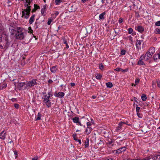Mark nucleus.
Listing matches in <instances>:
<instances>
[{"label": "nucleus", "mask_w": 160, "mask_h": 160, "mask_svg": "<svg viewBox=\"0 0 160 160\" xmlns=\"http://www.w3.org/2000/svg\"><path fill=\"white\" fill-rule=\"evenodd\" d=\"M126 149V147H123L120 148L115 151L116 153L117 154H119L121 153L122 152L125 151ZM114 151V152L115 151Z\"/></svg>", "instance_id": "6"}, {"label": "nucleus", "mask_w": 160, "mask_h": 160, "mask_svg": "<svg viewBox=\"0 0 160 160\" xmlns=\"http://www.w3.org/2000/svg\"><path fill=\"white\" fill-rule=\"evenodd\" d=\"M142 41L138 40L137 41L136 47L137 48H138L141 45L142 43Z\"/></svg>", "instance_id": "23"}, {"label": "nucleus", "mask_w": 160, "mask_h": 160, "mask_svg": "<svg viewBox=\"0 0 160 160\" xmlns=\"http://www.w3.org/2000/svg\"><path fill=\"white\" fill-rule=\"evenodd\" d=\"M36 10H36V9H35V8H33V9H32V12H35L36 11Z\"/></svg>", "instance_id": "60"}, {"label": "nucleus", "mask_w": 160, "mask_h": 160, "mask_svg": "<svg viewBox=\"0 0 160 160\" xmlns=\"http://www.w3.org/2000/svg\"><path fill=\"white\" fill-rule=\"evenodd\" d=\"M6 131L3 130L0 133V138L2 140H4L6 136Z\"/></svg>", "instance_id": "7"}, {"label": "nucleus", "mask_w": 160, "mask_h": 160, "mask_svg": "<svg viewBox=\"0 0 160 160\" xmlns=\"http://www.w3.org/2000/svg\"><path fill=\"white\" fill-rule=\"evenodd\" d=\"M35 15L33 14L30 17L29 21V23L30 24H32L34 22L35 20Z\"/></svg>", "instance_id": "11"}, {"label": "nucleus", "mask_w": 160, "mask_h": 160, "mask_svg": "<svg viewBox=\"0 0 160 160\" xmlns=\"http://www.w3.org/2000/svg\"><path fill=\"white\" fill-rule=\"evenodd\" d=\"M138 65H145V63L142 60H139L138 62Z\"/></svg>", "instance_id": "30"}, {"label": "nucleus", "mask_w": 160, "mask_h": 160, "mask_svg": "<svg viewBox=\"0 0 160 160\" xmlns=\"http://www.w3.org/2000/svg\"><path fill=\"white\" fill-rule=\"evenodd\" d=\"M70 85L72 87H74L75 86V83H71Z\"/></svg>", "instance_id": "58"}, {"label": "nucleus", "mask_w": 160, "mask_h": 160, "mask_svg": "<svg viewBox=\"0 0 160 160\" xmlns=\"http://www.w3.org/2000/svg\"><path fill=\"white\" fill-rule=\"evenodd\" d=\"M87 125L88 127H90L91 125V123L89 122H88L87 123Z\"/></svg>", "instance_id": "50"}, {"label": "nucleus", "mask_w": 160, "mask_h": 160, "mask_svg": "<svg viewBox=\"0 0 160 160\" xmlns=\"http://www.w3.org/2000/svg\"><path fill=\"white\" fill-rule=\"evenodd\" d=\"M63 2L62 0H55V3L56 5H59L60 3Z\"/></svg>", "instance_id": "22"}, {"label": "nucleus", "mask_w": 160, "mask_h": 160, "mask_svg": "<svg viewBox=\"0 0 160 160\" xmlns=\"http://www.w3.org/2000/svg\"><path fill=\"white\" fill-rule=\"evenodd\" d=\"M65 45H66V48H69V46H68V43H66V44Z\"/></svg>", "instance_id": "63"}, {"label": "nucleus", "mask_w": 160, "mask_h": 160, "mask_svg": "<svg viewBox=\"0 0 160 160\" xmlns=\"http://www.w3.org/2000/svg\"><path fill=\"white\" fill-rule=\"evenodd\" d=\"M31 10V8L29 7H26L25 9H22V17H23L27 19L30 16Z\"/></svg>", "instance_id": "3"}, {"label": "nucleus", "mask_w": 160, "mask_h": 160, "mask_svg": "<svg viewBox=\"0 0 160 160\" xmlns=\"http://www.w3.org/2000/svg\"><path fill=\"white\" fill-rule=\"evenodd\" d=\"M24 31L23 28L17 27L16 31V33L15 34V38L20 40L24 39L27 34L26 32H25Z\"/></svg>", "instance_id": "2"}, {"label": "nucleus", "mask_w": 160, "mask_h": 160, "mask_svg": "<svg viewBox=\"0 0 160 160\" xmlns=\"http://www.w3.org/2000/svg\"><path fill=\"white\" fill-rule=\"evenodd\" d=\"M14 154L16 156V158L17 157L18 152H17L16 151H14Z\"/></svg>", "instance_id": "56"}, {"label": "nucleus", "mask_w": 160, "mask_h": 160, "mask_svg": "<svg viewBox=\"0 0 160 160\" xmlns=\"http://www.w3.org/2000/svg\"><path fill=\"white\" fill-rule=\"evenodd\" d=\"M154 32L157 34H160V29L156 28L155 29Z\"/></svg>", "instance_id": "31"}, {"label": "nucleus", "mask_w": 160, "mask_h": 160, "mask_svg": "<svg viewBox=\"0 0 160 160\" xmlns=\"http://www.w3.org/2000/svg\"><path fill=\"white\" fill-rule=\"evenodd\" d=\"M62 42L65 44H66V43H67V40L65 38V37H63L62 38Z\"/></svg>", "instance_id": "33"}, {"label": "nucleus", "mask_w": 160, "mask_h": 160, "mask_svg": "<svg viewBox=\"0 0 160 160\" xmlns=\"http://www.w3.org/2000/svg\"><path fill=\"white\" fill-rule=\"evenodd\" d=\"M35 25H36V28H38V26L37 25L38 24V22L36 21V22L35 23Z\"/></svg>", "instance_id": "59"}, {"label": "nucleus", "mask_w": 160, "mask_h": 160, "mask_svg": "<svg viewBox=\"0 0 160 160\" xmlns=\"http://www.w3.org/2000/svg\"><path fill=\"white\" fill-rule=\"evenodd\" d=\"M53 82L51 79H49L48 81V82L49 84H51Z\"/></svg>", "instance_id": "52"}, {"label": "nucleus", "mask_w": 160, "mask_h": 160, "mask_svg": "<svg viewBox=\"0 0 160 160\" xmlns=\"http://www.w3.org/2000/svg\"><path fill=\"white\" fill-rule=\"evenodd\" d=\"M128 33L129 34H130L133 31V29L131 28H129L128 29Z\"/></svg>", "instance_id": "37"}, {"label": "nucleus", "mask_w": 160, "mask_h": 160, "mask_svg": "<svg viewBox=\"0 0 160 160\" xmlns=\"http://www.w3.org/2000/svg\"><path fill=\"white\" fill-rule=\"evenodd\" d=\"M41 114L40 113H38L37 115V117L36 118V120H38L41 119Z\"/></svg>", "instance_id": "29"}, {"label": "nucleus", "mask_w": 160, "mask_h": 160, "mask_svg": "<svg viewBox=\"0 0 160 160\" xmlns=\"http://www.w3.org/2000/svg\"><path fill=\"white\" fill-rule=\"evenodd\" d=\"M123 21V19L122 18H120L118 20V22L119 23H121Z\"/></svg>", "instance_id": "46"}, {"label": "nucleus", "mask_w": 160, "mask_h": 160, "mask_svg": "<svg viewBox=\"0 0 160 160\" xmlns=\"http://www.w3.org/2000/svg\"><path fill=\"white\" fill-rule=\"evenodd\" d=\"M114 70L118 72L120 71H122V72H125L126 71L125 70L122 69V68H117L115 69Z\"/></svg>", "instance_id": "28"}, {"label": "nucleus", "mask_w": 160, "mask_h": 160, "mask_svg": "<svg viewBox=\"0 0 160 160\" xmlns=\"http://www.w3.org/2000/svg\"><path fill=\"white\" fill-rule=\"evenodd\" d=\"M152 55V54H151L150 53H149L148 51L146 53L145 56V57H147L146 60H147L149 59L150 58H151Z\"/></svg>", "instance_id": "12"}, {"label": "nucleus", "mask_w": 160, "mask_h": 160, "mask_svg": "<svg viewBox=\"0 0 160 160\" xmlns=\"http://www.w3.org/2000/svg\"><path fill=\"white\" fill-rule=\"evenodd\" d=\"M123 122L124 123H122V125L123 124H127L128 126H131V124H128V121H126V122Z\"/></svg>", "instance_id": "45"}, {"label": "nucleus", "mask_w": 160, "mask_h": 160, "mask_svg": "<svg viewBox=\"0 0 160 160\" xmlns=\"http://www.w3.org/2000/svg\"><path fill=\"white\" fill-rule=\"evenodd\" d=\"M25 85L24 82H20L18 84V86H19L20 88L22 87Z\"/></svg>", "instance_id": "34"}, {"label": "nucleus", "mask_w": 160, "mask_h": 160, "mask_svg": "<svg viewBox=\"0 0 160 160\" xmlns=\"http://www.w3.org/2000/svg\"><path fill=\"white\" fill-rule=\"evenodd\" d=\"M140 82V79L139 78H137L136 79L135 83L136 84H137Z\"/></svg>", "instance_id": "39"}, {"label": "nucleus", "mask_w": 160, "mask_h": 160, "mask_svg": "<svg viewBox=\"0 0 160 160\" xmlns=\"http://www.w3.org/2000/svg\"><path fill=\"white\" fill-rule=\"evenodd\" d=\"M77 141H78V142L80 144H81V141L80 140H79V139H78V140Z\"/></svg>", "instance_id": "62"}, {"label": "nucleus", "mask_w": 160, "mask_h": 160, "mask_svg": "<svg viewBox=\"0 0 160 160\" xmlns=\"http://www.w3.org/2000/svg\"><path fill=\"white\" fill-rule=\"evenodd\" d=\"M106 13L105 12H104L100 14L99 18V20H104L105 19L104 15L106 14Z\"/></svg>", "instance_id": "14"}, {"label": "nucleus", "mask_w": 160, "mask_h": 160, "mask_svg": "<svg viewBox=\"0 0 160 160\" xmlns=\"http://www.w3.org/2000/svg\"><path fill=\"white\" fill-rule=\"evenodd\" d=\"M122 123H124L122 122H120L118 124V126L116 128V132H118L119 130L121 129L122 128Z\"/></svg>", "instance_id": "15"}, {"label": "nucleus", "mask_w": 160, "mask_h": 160, "mask_svg": "<svg viewBox=\"0 0 160 160\" xmlns=\"http://www.w3.org/2000/svg\"><path fill=\"white\" fill-rule=\"evenodd\" d=\"M137 114L138 117L142 118V117L140 116V112H137Z\"/></svg>", "instance_id": "55"}, {"label": "nucleus", "mask_w": 160, "mask_h": 160, "mask_svg": "<svg viewBox=\"0 0 160 160\" xmlns=\"http://www.w3.org/2000/svg\"><path fill=\"white\" fill-rule=\"evenodd\" d=\"M58 70V68H57V66H52L50 68V71L51 72L53 73H55Z\"/></svg>", "instance_id": "10"}, {"label": "nucleus", "mask_w": 160, "mask_h": 160, "mask_svg": "<svg viewBox=\"0 0 160 160\" xmlns=\"http://www.w3.org/2000/svg\"><path fill=\"white\" fill-rule=\"evenodd\" d=\"M14 106L16 108L18 109V108L19 105L18 104L15 103L14 104Z\"/></svg>", "instance_id": "47"}, {"label": "nucleus", "mask_w": 160, "mask_h": 160, "mask_svg": "<svg viewBox=\"0 0 160 160\" xmlns=\"http://www.w3.org/2000/svg\"><path fill=\"white\" fill-rule=\"evenodd\" d=\"M105 160H113V159L111 158L108 157L106 158Z\"/></svg>", "instance_id": "57"}, {"label": "nucleus", "mask_w": 160, "mask_h": 160, "mask_svg": "<svg viewBox=\"0 0 160 160\" xmlns=\"http://www.w3.org/2000/svg\"><path fill=\"white\" fill-rule=\"evenodd\" d=\"M10 45L8 35L2 33L0 37V47L1 49L6 50L8 48Z\"/></svg>", "instance_id": "1"}, {"label": "nucleus", "mask_w": 160, "mask_h": 160, "mask_svg": "<svg viewBox=\"0 0 160 160\" xmlns=\"http://www.w3.org/2000/svg\"><path fill=\"white\" fill-rule=\"evenodd\" d=\"M3 29V27L2 25L0 23V32H1Z\"/></svg>", "instance_id": "49"}, {"label": "nucleus", "mask_w": 160, "mask_h": 160, "mask_svg": "<svg viewBox=\"0 0 160 160\" xmlns=\"http://www.w3.org/2000/svg\"><path fill=\"white\" fill-rule=\"evenodd\" d=\"M126 53V51L125 50H122L121 52V55H124Z\"/></svg>", "instance_id": "41"}, {"label": "nucleus", "mask_w": 160, "mask_h": 160, "mask_svg": "<svg viewBox=\"0 0 160 160\" xmlns=\"http://www.w3.org/2000/svg\"><path fill=\"white\" fill-rule=\"evenodd\" d=\"M92 128L91 127H88L85 131L86 134L88 135L92 131Z\"/></svg>", "instance_id": "13"}, {"label": "nucleus", "mask_w": 160, "mask_h": 160, "mask_svg": "<svg viewBox=\"0 0 160 160\" xmlns=\"http://www.w3.org/2000/svg\"><path fill=\"white\" fill-rule=\"evenodd\" d=\"M38 159V157L36 156L32 158V160H37Z\"/></svg>", "instance_id": "42"}, {"label": "nucleus", "mask_w": 160, "mask_h": 160, "mask_svg": "<svg viewBox=\"0 0 160 160\" xmlns=\"http://www.w3.org/2000/svg\"><path fill=\"white\" fill-rule=\"evenodd\" d=\"M104 67L102 64H101L99 65V69L103 71L104 70Z\"/></svg>", "instance_id": "36"}, {"label": "nucleus", "mask_w": 160, "mask_h": 160, "mask_svg": "<svg viewBox=\"0 0 160 160\" xmlns=\"http://www.w3.org/2000/svg\"><path fill=\"white\" fill-rule=\"evenodd\" d=\"M28 32L32 34V33H33V31L32 29L30 27L28 28Z\"/></svg>", "instance_id": "35"}, {"label": "nucleus", "mask_w": 160, "mask_h": 160, "mask_svg": "<svg viewBox=\"0 0 160 160\" xmlns=\"http://www.w3.org/2000/svg\"><path fill=\"white\" fill-rule=\"evenodd\" d=\"M149 160H160V155L153 156L150 157Z\"/></svg>", "instance_id": "9"}, {"label": "nucleus", "mask_w": 160, "mask_h": 160, "mask_svg": "<svg viewBox=\"0 0 160 160\" xmlns=\"http://www.w3.org/2000/svg\"><path fill=\"white\" fill-rule=\"evenodd\" d=\"M136 30H138V32L141 33H142L144 30V29L141 26H138L137 27Z\"/></svg>", "instance_id": "17"}, {"label": "nucleus", "mask_w": 160, "mask_h": 160, "mask_svg": "<svg viewBox=\"0 0 160 160\" xmlns=\"http://www.w3.org/2000/svg\"><path fill=\"white\" fill-rule=\"evenodd\" d=\"M119 32H120L119 30H118V31H116V30H114V32L115 33L116 35H115L114 36V37H115L116 35H119Z\"/></svg>", "instance_id": "40"}, {"label": "nucleus", "mask_w": 160, "mask_h": 160, "mask_svg": "<svg viewBox=\"0 0 160 160\" xmlns=\"http://www.w3.org/2000/svg\"><path fill=\"white\" fill-rule=\"evenodd\" d=\"M140 109V107L137 106L136 107V110L137 112H139Z\"/></svg>", "instance_id": "51"}, {"label": "nucleus", "mask_w": 160, "mask_h": 160, "mask_svg": "<svg viewBox=\"0 0 160 160\" xmlns=\"http://www.w3.org/2000/svg\"><path fill=\"white\" fill-rule=\"evenodd\" d=\"M64 93L62 92H59L58 93H55L54 95L57 97L60 98H62L64 95Z\"/></svg>", "instance_id": "8"}, {"label": "nucleus", "mask_w": 160, "mask_h": 160, "mask_svg": "<svg viewBox=\"0 0 160 160\" xmlns=\"http://www.w3.org/2000/svg\"><path fill=\"white\" fill-rule=\"evenodd\" d=\"M72 137H73V138L75 140L77 141V140H78V138H77V137H76V134H73L72 135Z\"/></svg>", "instance_id": "43"}, {"label": "nucleus", "mask_w": 160, "mask_h": 160, "mask_svg": "<svg viewBox=\"0 0 160 160\" xmlns=\"http://www.w3.org/2000/svg\"><path fill=\"white\" fill-rule=\"evenodd\" d=\"M92 98L93 99H95L96 98V96L94 95H93L92 96Z\"/></svg>", "instance_id": "61"}, {"label": "nucleus", "mask_w": 160, "mask_h": 160, "mask_svg": "<svg viewBox=\"0 0 160 160\" xmlns=\"http://www.w3.org/2000/svg\"><path fill=\"white\" fill-rule=\"evenodd\" d=\"M112 142H112V140H111V141H109V143L110 144H111V143H112Z\"/></svg>", "instance_id": "64"}, {"label": "nucleus", "mask_w": 160, "mask_h": 160, "mask_svg": "<svg viewBox=\"0 0 160 160\" xmlns=\"http://www.w3.org/2000/svg\"><path fill=\"white\" fill-rule=\"evenodd\" d=\"M148 51L149 53H150L153 55L155 52V49L153 47H151L149 49Z\"/></svg>", "instance_id": "18"}, {"label": "nucleus", "mask_w": 160, "mask_h": 160, "mask_svg": "<svg viewBox=\"0 0 160 160\" xmlns=\"http://www.w3.org/2000/svg\"><path fill=\"white\" fill-rule=\"evenodd\" d=\"M48 96H49V97L52 96V94L51 92H48Z\"/></svg>", "instance_id": "48"}, {"label": "nucleus", "mask_w": 160, "mask_h": 160, "mask_svg": "<svg viewBox=\"0 0 160 160\" xmlns=\"http://www.w3.org/2000/svg\"><path fill=\"white\" fill-rule=\"evenodd\" d=\"M157 84L158 87L160 88V82L159 81H157Z\"/></svg>", "instance_id": "53"}, {"label": "nucleus", "mask_w": 160, "mask_h": 160, "mask_svg": "<svg viewBox=\"0 0 160 160\" xmlns=\"http://www.w3.org/2000/svg\"><path fill=\"white\" fill-rule=\"evenodd\" d=\"M155 25L158 26H160V21L157 22L155 23Z\"/></svg>", "instance_id": "44"}, {"label": "nucleus", "mask_w": 160, "mask_h": 160, "mask_svg": "<svg viewBox=\"0 0 160 160\" xmlns=\"http://www.w3.org/2000/svg\"><path fill=\"white\" fill-rule=\"evenodd\" d=\"M34 8H35V9L36 10H38V9H40V7L39 6H38L37 4H34Z\"/></svg>", "instance_id": "32"}, {"label": "nucleus", "mask_w": 160, "mask_h": 160, "mask_svg": "<svg viewBox=\"0 0 160 160\" xmlns=\"http://www.w3.org/2000/svg\"><path fill=\"white\" fill-rule=\"evenodd\" d=\"M46 11V7L45 5H44L43 7V8L41 9V11L42 13V15L44 16L45 15V13Z\"/></svg>", "instance_id": "16"}, {"label": "nucleus", "mask_w": 160, "mask_h": 160, "mask_svg": "<svg viewBox=\"0 0 160 160\" xmlns=\"http://www.w3.org/2000/svg\"><path fill=\"white\" fill-rule=\"evenodd\" d=\"M146 59V57L145 55H142L139 58V60H142L143 59Z\"/></svg>", "instance_id": "38"}, {"label": "nucleus", "mask_w": 160, "mask_h": 160, "mask_svg": "<svg viewBox=\"0 0 160 160\" xmlns=\"http://www.w3.org/2000/svg\"><path fill=\"white\" fill-rule=\"evenodd\" d=\"M89 146V139L88 138H87L85 142V148H87Z\"/></svg>", "instance_id": "21"}, {"label": "nucleus", "mask_w": 160, "mask_h": 160, "mask_svg": "<svg viewBox=\"0 0 160 160\" xmlns=\"http://www.w3.org/2000/svg\"><path fill=\"white\" fill-rule=\"evenodd\" d=\"M106 85L108 88H111L113 87L112 84L110 82H108L106 83Z\"/></svg>", "instance_id": "24"}, {"label": "nucleus", "mask_w": 160, "mask_h": 160, "mask_svg": "<svg viewBox=\"0 0 160 160\" xmlns=\"http://www.w3.org/2000/svg\"><path fill=\"white\" fill-rule=\"evenodd\" d=\"M42 94L44 96V98L43 99H44V101L45 102L47 107L48 108L50 107L51 106V102H49L50 97L46 94L45 92H43Z\"/></svg>", "instance_id": "4"}, {"label": "nucleus", "mask_w": 160, "mask_h": 160, "mask_svg": "<svg viewBox=\"0 0 160 160\" xmlns=\"http://www.w3.org/2000/svg\"><path fill=\"white\" fill-rule=\"evenodd\" d=\"M141 98L142 101H145L147 98L146 95L144 94H143L142 95Z\"/></svg>", "instance_id": "25"}, {"label": "nucleus", "mask_w": 160, "mask_h": 160, "mask_svg": "<svg viewBox=\"0 0 160 160\" xmlns=\"http://www.w3.org/2000/svg\"><path fill=\"white\" fill-rule=\"evenodd\" d=\"M149 159H150V157L147 158H143V159H138V160H149Z\"/></svg>", "instance_id": "54"}, {"label": "nucleus", "mask_w": 160, "mask_h": 160, "mask_svg": "<svg viewBox=\"0 0 160 160\" xmlns=\"http://www.w3.org/2000/svg\"><path fill=\"white\" fill-rule=\"evenodd\" d=\"M160 55H158V53L155 54L153 56V58L154 60H157L158 59H160Z\"/></svg>", "instance_id": "20"}, {"label": "nucleus", "mask_w": 160, "mask_h": 160, "mask_svg": "<svg viewBox=\"0 0 160 160\" xmlns=\"http://www.w3.org/2000/svg\"><path fill=\"white\" fill-rule=\"evenodd\" d=\"M79 118L77 117H75V118H72V120L73 121V122L75 123H79Z\"/></svg>", "instance_id": "19"}, {"label": "nucleus", "mask_w": 160, "mask_h": 160, "mask_svg": "<svg viewBox=\"0 0 160 160\" xmlns=\"http://www.w3.org/2000/svg\"><path fill=\"white\" fill-rule=\"evenodd\" d=\"M53 19L52 18H49L48 19V21L47 22V24L48 25H50L51 22L53 21Z\"/></svg>", "instance_id": "27"}, {"label": "nucleus", "mask_w": 160, "mask_h": 160, "mask_svg": "<svg viewBox=\"0 0 160 160\" xmlns=\"http://www.w3.org/2000/svg\"><path fill=\"white\" fill-rule=\"evenodd\" d=\"M37 80L35 79H32V80L28 82L26 84V87L27 88H30L34 86V85H37Z\"/></svg>", "instance_id": "5"}, {"label": "nucleus", "mask_w": 160, "mask_h": 160, "mask_svg": "<svg viewBox=\"0 0 160 160\" xmlns=\"http://www.w3.org/2000/svg\"><path fill=\"white\" fill-rule=\"evenodd\" d=\"M96 78L98 79H100L102 77V75L99 73H97L95 75Z\"/></svg>", "instance_id": "26"}]
</instances>
